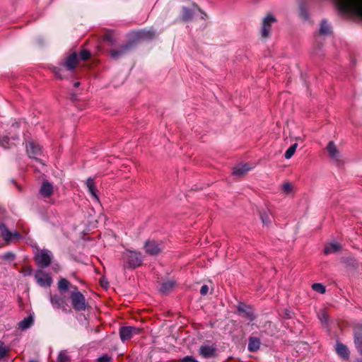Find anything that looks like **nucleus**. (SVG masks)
Here are the masks:
<instances>
[{
    "instance_id": "c756f323",
    "label": "nucleus",
    "mask_w": 362,
    "mask_h": 362,
    "mask_svg": "<svg viewBox=\"0 0 362 362\" xmlns=\"http://www.w3.org/2000/svg\"><path fill=\"white\" fill-rule=\"evenodd\" d=\"M297 146H298V144L295 143L293 144V145H291L286 151L285 154H284V157L286 158V159H290L293 156V154L295 153L296 151V148H297Z\"/></svg>"
},
{
    "instance_id": "c03bdc74",
    "label": "nucleus",
    "mask_w": 362,
    "mask_h": 362,
    "mask_svg": "<svg viewBox=\"0 0 362 362\" xmlns=\"http://www.w3.org/2000/svg\"><path fill=\"white\" fill-rule=\"evenodd\" d=\"M21 238V235L18 231L11 232V239L12 238H17L19 239Z\"/></svg>"
},
{
    "instance_id": "f3484780",
    "label": "nucleus",
    "mask_w": 362,
    "mask_h": 362,
    "mask_svg": "<svg viewBox=\"0 0 362 362\" xmlns=\"http://www.w3.org/2000/svg\"><path fill=\"white\" fill-rule=\"evenodd\" d=\"M327 150L329 156L334 160L338 161L340 158V153L334 141H329Z\"/></svg>"
},
{
    "instance_id": "c9c22d12",
    "label": "nucleus",
    "mask_w": 362,
    "mask_h": 362,
    "mask_svg": "<svg viewBox=\"0 0 362 362\" xmlns=\"http://www.w3.org/2000/svg\"><path fill=\"white\" fill-rule=\"evenodd\" d=\"M300 16L304 20L308 19V12L303 6H300Z\"/></svg>"
},
{
    "instance_id": "72a5a7b5",
    "label": "nucleus",
    "mask_w": 362,
    "mask_h": 362,
    "mask_svg": "<svg viewBox=\"0 0 362 362\" xmlns=\"http://www.w3.org/2000/svg\"><path fill=\"white\" fill-rule=\"evenodd\" d=\"M8 351V348L6 347L4 343L0 340V360H1L6 356Z\"/></svg>"
},
{
    "instance_id": "a878e982",
    "label": "nucleus",
    "mask_w": 362,
    "mask_h": 362,
    "mask_svg": "<svg viewBox=\"0 0 362 362\" xmlns=\"http://www.w3.org/2000/svg\"><path fill=\"white\" fill-rule=\"evenodd\" d=\"M193 16V12L191 9L187 7H182L181 13V20L182 21H188L192 19Z\"/></svg>"
},
{
    "instance_id": "aec40b11",
    "label": "nucleus",
    "mask_w": 362,
    "mask_h": 362,
    "mask_svg": "<svg viewBox=\"0 0 362 362\" xmlns=\"http://www.w3.org/2000/svg\"><path fill=\"white\" fill-rule=\"evenodd\" d=\"M0 235L6 243H9L11 240V232L2 223H0Z\"/></svg>"
},
{
    "instance_id": "20e7f679",
    "label": "nucleus",
    "mask_w": 362,
    "mask_h": 362,
    "mask_svg": "<svg viewBox=\"0 0 362 362\" xmlns=\"http://www.w3.org/2000/svg\"><path fill=\"white\" fill-rule=\"evenodd\" d=\"M341 10L356 13L362 17V0H337Z\"/></svg>"
},
{
    "instance_id": "9b49d317",
    "label": "nucleus",
    "mask_w": 362,
    "mask_h": 362,
    "mask_svg": "<svg viewBox=\"0 0 362 362\" xmlns=\"http://www.w3.org/2000/svg\"><path fill=\"white\" fill-rule=\"evenodd\" d=\"M217 349L214 344H202L199 350L201 356L205 358H214L216 356Z\"/></svg>"
},
{
    "instance_id": "6e6552de",
    "label": "nucleus",
    "mask_w": 362,
    "mask_h": 362,
    "mask_svg": "<svg viewBox=\"0 0 362 362\" xmlns=\"http://www.w3.org/2000/svg\"><path fill=\"white\" fill-rule=\"evenodd\" d=\"M276 21L275 17L271 14L267 15L262 22V26L261 30L262 37L267 38L269 37L272 25Z\"/></svg>"
},
{
    "instance_id": "ea45409f",
    "label": "nucleus",
    "mask_w": 362,
    "mask_h": 362,
    "mask_svg": "<svg viewBox=\"0 0 362 362\" xmlns=\"http://www.w3.org/2000/svg\"><path fill=\"white\" fill-rule=\"evenodd\" d=\"M111 357L107 355H103L97 359V362H110Z\"/></svg>"
},
{
    "instance_id": "423d86ee",
    "label": "nucleus",
    "mask_w": 362,
    "mask_h": 362,
    "mask_svg": "<svg viewBox=\"0 0 362 362\" xmlns=\"http://www.w3.org/2000/svg\"><path fill=\"white\" fill-rule=\"evenodd\" d=\"M145 252L149 255H157L163 249L161 242H157L154 240H148L144 244Z\"/></svg>"
},
{
    "instance_id": "f257e3e1",
    "label": "nucleus",
    "mask_w": 362,
    "mask_h": 362,
    "mask_svg": "<svg viewBox=\"0 0 362 362\" xmlns=\"http://www.w3.org/2000/svg\"><path fill=\"white\" fill-rule=\"evenodd\" d=\"M78 63V55L76 52H73L60 64V67L53 66L52 70L59 78L62 79L67 76L66 72H72Z\"/></svg>"
},
{
    "instance_id": "dca6fc26",
    "label": "nucleus",
    "mask_w": 362,
    "mask_h": 362,
    "mask_svg": "<svg viewBox=\"0 0 362 362\" xmlns=\"http://www.w3.org/2000/svg\"><path fill=\"white\" fill-rule=\"evenodd\" d=\"M251 169L252 167L247 163L239 164L234 167L233 174L235 176L241 177L245 175Z\"/></svg>"
},
{
    "instance_id": "bb28decb",
    "label": "nucleus",
    "mask_w": 362,
    "mask_h": 362,
    "mask_svg": "<svg viewBox=\"0 0 362 362\" xmlns=\"http://www.w3.org/2000/svg\"><path fill=\"white\" fill-rule=\"evenodd\" d=\"M175 286V282L173 281H168L166 282H163L160 286V291L166 293L169 292Z\"/></svg>"
},
{
    "instance_id": "7c9ffc66",
    "label": "nucleus",
    "mask_w": 362,
    "mask_h": 362,
    "mask_svg": "<svg viewBox=\"0 0 362 362\" xmlns=\"http://www.w3.org/2000/svg\"><path fill=\"white\" fill-rule=\"evenodd\" d=\"M330 33V27L326 21H322L321 23L320 33L321 35H327Z\"/></svg>"
},
{
    "instance_id": "f03ea898",
    "label": "nucleus",
    "mask_w": 362,
    "mask_h": 362,
    "mask_svg": "<svg viewBox=\"0 0 362 362\" xmlns=\"http://www.w3.org/2000/svg\"><path fill=\"white\" fill-rule=\"evenodd\" d=\"M122 261L125 269H135L142 264L143 256L139 252L126 250L122 252Z\"/></svg>"
},
{
    "instance_id": "473e14b6",
    "label": "nucleus",
    "mask_w": 362,
    "mask_h": 362,
    "mask_svg": "<svg viewBox=\"0 0 362 362\" xmlns=\"http://www.w3.org/2000/svg\"><path fill=\"white\" fill-rule=\"evenodd\" d=\"M312 288L320 293H325L326 291L325 286L320 283H315L312 285Z\"/></svg>"
},
{
    "instance_id": "0eeeda50",
    "label": "nucleus",
    "mask_w": 362,
    "mask_h": 362,
    "mask_svg": "<svg viewBox=\"0 0 362 362\" xmlns=\"http://www.w3.org/2000/svg\"><path fill=\"white\" fill-rule=\"evenodd\" d=\"M35 278L37 283L42 287H49L52 284V279L50 275L42 269L35 272Z\"/></svg>"
},
{
    "instance_id": "2eb2a0df",
    "label": "nucleus",
    "mask_w": 362,
    "mask_h": 362,
    "mask_svg": "<svg viewBox=\"0 0 362 362\" xmlns=\"http://www.w3.org/2000/svg\"><path fill=\"white\" fill-rule=\"evenodd\" d=\"M50 301L52 305V306L56 309L62 308L64 310V311H66V307H65V299L64 297L58 296H50Z\"/></svg>"
},
{
    "instance_id": "1a4fd4ad",
    "label": "nucleus",
    "mask_w": 362,
    "mask_h": 362,
    "mask_svg": "<svg viewBox=\"0 0 362 362\" xmlns=\"http://www.w3.org/2000/svg\"><path fill=\"white\" fill-rule=\"evenodd\" d=\"M141 329L135 327H122L119 329V336L122 341L130 339L134 335L141 333Z\"/></svg>"
},
{
    "instance_id": "4be33fe9",
    "label": "nucleus",
    "mask_w": 362,
    "mask_h": 362,
    "mask_svg": "<svg viewBox=\"0 0 362 362\" xmlns=\"http://www.w3.org/2000/svg\"><path fill=\"white\" fill-rule=\"evenodd\" d=\"M336 351L341 358L344 359H347L349 356V351L348 348L342 344H337Z\"/></svg>"
},
{
    "instance_id": "09e8293b",
    "label": "nucleus",
    "mask_w": 362,
    "mask_h": 362,
    "mask_svg": "<svg viewBox=\"0 0 362 362\" xmlns=\"http://www.w3.org/2000/svg\"><path fill=\"white\" fill-rule=\"evenodd\" d=\"M101 284L104 286V284H107V282H103V281H101Z\"/></svg>"
},
{
    "instance_id": "f8f14e48",
    "label": "nucleus",
    "mask_w": 362,
    "mask_h": 362,
    "mask_svg": "<svg viewBox=\"0 0 362 362\" xmlns=\"http://www.w3.org/2000/svg\"><path fill=\"white\" fill-rule=\"evenodd\" d=\"M354 344L356 349L362 355V325L356 324L354 328Z\"/></svg>"
},
{
    "instance_id": "5701e85b",
    "label": "nucleus",
    "mask_w": 362,
    "mask_h": 362,
    "mask_svg": "<svg viewBox=\"0 0 362 362\" xmlns=\"http://www.w3.org/2000/svg\"><path fill=\"white\" fill-rule=\"evenodd\" d=\"M86 186L88 189V191L90 192V193L91 194V195L93 196V197L94 199H95V200L98 201V197L96 194V187L95 186V184H94V180L92 177H88L86 180Z\"/></svg>"
},
{
    "instance_id": "b1692460",
    "label": "nucleus",
    "mask_w": 362,
    "mask_h": 362,
    "mask_svg": "<svg viewBox=\"0 0 362 362\" xmlns=\"http://www.w3.org/2000/svg\"><path fill=\"white\" fill-rule=\"evenodd\" d=\"M33 322L34 320L33 317L28 316L19 322L18 327L21 330H25L31 327V325L33 324Z\"/></svg>"
},
{
    "instance_id": "4468645a",
    "label": "nucleus",
    "mask_w": 362,
    "mask_h": 362,
    "mask_svg": "<svg viewBox=\"0 0 362 362\" xmlns=\"http://www.w3.org/2000/svg\"><path fill=\"white\" fill-rule=\"evenodd\" d=\"M238 310L241 313V316L246 320L253 321L255 319V315L251 308L245 305L241 304L238 307Z\"/></svg>"
},
{
    "instance_id": "ddd939ff",
    "label": "nucleus",
    "mask_w": 362,
    "mask_h": 362,
    "mask_svg": "<svg viewBox=\"0 0 362 362\" xmlns=\"http://www.w3.org/2000/svg\"><path fill=\"white\" fill-rule=\"evenodd\" d=\"M53 192V185L47 180L43 181L39 190L40 196L44 199H47L52 197Z\"/></svg>"
},
{
    "instance_id": "58836bf2",
    "label": "nucleus",
    "mask_w": 362,
    "mask_h": 362,
    "mask_svg": "<svg viewBox=\"0 0 362 362\" xmlns=\"http://www.w3.org/2000/svg\"><path fill=\"white\" fill-rule=\"evenodd\" d=\"M3 259L8 261H12L15 259V255L11 252H8L3 255Z\"/></svg>"
},
{
    "instance_id": "3c124183",
    "label": "nucleus",
    "mask_w": 362,
    "mask_h": 362,
    "mask_svg": "<svg viewBox=\"0 0 362 362\" xmlns=\"http://www.w3.org/2000/svg\"><path fill=\"white\" fill-rule=\"evenodd\" d=\"M29 362H37V361H29Z\"/></svg>"
},
{
    "instance_id": "393cba45",
    "label": "nucleus",
    "mask_w": 362,
    "mask_h": 362,
    "mask_svg": "<svg viewBox=\"0 0 362 362\" xmlns=\"http://www.w3.org/2000/svg\"><path fill=\"white\" fill-rule=\"evenodd\" d=\"M138 38L141 40H151L153 38L156 33L153 30H141L138 33Z\"/></svg>"
},
{
    "instance_id": "cd10ccee",
    "label": "nucleus",
    "mask_w": 362,
    "mask_h": 362,
    "mask_svg": "<svg viewBox=\"0 0 362 362\" xmlns=\"http://www.w3.org/2000/svg\"><path fill=\"white\" fill-rule=\"evenodd\" d=\"M70 286V283L66 279L62 278L58 282V288L60 291H66Z\"/></svg>"
},
{
    "instance_id": "4c0bfd02",
    "label": "nucleus",
    "mask_w": 362,
    "mask_h": 362,
    "mask_svg": "<svg viewBox=\"0 0 362 362\" xmlns=\"http://www.w3.org/2000/svg\"><path fill=\"white\" fill-rule=\"evenodd\" d=\"M8 141H9V138L8 136H5V137L2 138L0 141L1 146L2 147H4V148H10L11 146L8 144Z\"/></svg>"
},
{
    "instance_id": "6ab92c4d",
    "label": "nucleus",
    "mask_w": 362,
    "mask_h": 362,
    "mask_svg": "<svg viewBox=\"0 0 362 362\" xmlns=\"http://www.w3.org/2000/svg\"><path fill=\"white\" fill-rule=\"evenodd\" d=\"M260 339L255 337H250L248 341L247 349L250 352H255L260 348Z\"/></svg>"
},
{
    "instance_id": "39448f33",
    "label": "nucleus",
    "mask_w": 362,
    "mask_h": 362,
    "mask_svg": "<svg viewBox=\"0 0 362 362\" xmlns=\"http://www.w3.org/2000/svg\"><path fill=\"white\" fill-rule=\"evenodd\" d=\"M71 300L74 309L78 311L85 310L86 308V298L84 296L78 291L75 286L71 293Z\"/></svg>"
},
{
    "instance_id": "c85d7f7f",
    "label": "nucleus",
    "mask_w": 362,
    "mask_h": 362,
    "mask_svg": "<svg viewBox=\"0 0 362 362\" xmlns=\"http://www.w3.org/2000/svg\"><path fill=\"white\" fill-rule=\"evenodd\" d=\"M318 319L322 324L326 325L328 322V314L325 309H321L317 313Z\"/></svg>"
},
{
    "instance_id": "a18cd8bd",
    "label": "nucleus",
    "mask_w": 362,
    "mask_h": 362,
    "mask_svg": "<svg viewBox=\"0 0 362 362\" xmlns=\"http://www.w3.org/2000/svg\"><path fill=\"white\" fill-rule=\"evenodd\" d=\"M284 316L286 317H287V318H291V313L290 311H288V310H286Z\"/></svg>"
},
{
    "instance_id": "37998d69",
    "label": "nucleus",
    "mask_w": 362,
    "mask_h": 362,
    "mask_svg": "<svg viewBox=\"0 0 362 362\" xmlns=\"http://www.w3.org/2000/svg\"><path fill=\"white\" fill-rule=\"evenodd\" d=\"M261 218L264 224H267L268 223H269V217L267 214L261 215Z\"/></svg>"
},
{
    "instance_id": "9d476101",
    "label": "nucleus",
    "mask_w": 362,
    "mask_h": 362,
    "mask_svg": "<svg viewBox=\"0 0 362 362\" xmlns=\"http://www.w3.org/2000/svg\"><path fill=\"white\" fill-rule=\"evenodd\" d=\"M27 153L30 158H35L40 162L39 157L42 155V148L40 146L34 141H29L26 146Z\"/></svg>"
},
{
    "instance_id": "79ce46f5",
    "label": "nucleus",
    "mask_w": 362,
    "mask_h": 362,
    "mask_svg": "<svg viewBox=\"0 0 362 362\" xmlns=\"http://www.w3.org/2000/svg\"><path fill=\"white\" fill-rule=\"evenodd\" d=\"M182 362H198L196 359H194L192 356H185L182 360Z\"/></svg>"
},
{
    "instance_id": "e433bc0d",
    "label": "nucleus",
    "mask_w": 362,
    "mask_h": 362,
    "mask_svg": "<svg viewBox=\"0 0 362 362\" xmlns=\"http://www.w3.org/2000/svg\"><path fill=\"white\" fill-rule=\"evenodd\" d=\"M90 52L88 50L83 49L82 50L78 56V59L80 58L82 60H86L90 57Z\"/></svg>"
},
{
    "instance_id": "2f4dec72",
    "label": "nucleus",
    "mask_w": 362,
    "mask_h": 362,
    "mask_svg": "<svg viewBox=\"0 0 362 362\" xmlns=\"http://www.w3.org/2000/svg\"><path fill=\"white\" fill-rule=\"evenodd\" d=\"M282 192L286 194H290L293 192V185L291 182H284L281 187Z\"/></svg>"
},
{
    "instance_id": "7ed1b4c3",
    "label": "nucleus",
    "mask_w": 362,
    "mask_h": 362,
    "mask_svg": "<svg viewBox=\"0 0 362 362\" xmlns=\"http://www.w3.org/2000/svg\"><path fill=\"white\" fill-rule=\"evenodd\" d=\"M53 259L52 252L47 249H37L35 252V260L41 268H45L50 265Z\"/></svg>"
},
{
    "instance_id": "f704fd0d",
    "label": "nucleus",
    "mask_w": 362,
    "mask_h": 362,
    "mask_svg": "<svg viewBox=\"0 0 362 362\" xmlns=\"http://www.w3.org/2000/svg\"><path fill=\"white\" fill-rule=\"evenodd\" d=\"M69 360V358L66 351H62L59 354L57 362H67Z\"/></svg>"
},
{
    "instance_id": "412c9836",
    "label": "nucleus",
    "mask_w": 362,
    "mask_h": 362,
    "mask_svg": "<svg viewBox=\"0 0 362 362\" xmlns=\"http://www.w3.org/2000/svg\"><path fill=\"white\" fill-rule=\"evenodd\" d=\"M341 248L340 244L337 243H331L329 245H326L324 249V252L326 255L336 253L339 252Z\"/></svg>"
},
{
    "instance_id": "49530a36",
    "label": "nucleus",
    "mask_w": 362,
    "mask_h": 362,
    "mask_svg": "<svg viewBox=\"0 0 362 362\" xmlns=\"http://www.w3.org/2000/svg\"><path fill=\"white\" fill-rule=\"evenodd\" d=\"M79 84H80V83H79V82H76V83H74V86H75V87H78V86H79Z\"/></svg>"
},
{
    "instance_id": "a19ab883",
    "label": "nucleus",
    "mask_w": 362,
    "mask_h": 362,
    "mask_svg": "<svg viewBox=\"0 0 362 362\" xmlns=\"http://www.w3.org/2000/svg\"><path fill=\"white\" fill-rule=\"evenodd\" d=\"M209 291V287L208 286L206 285H203L202 287H201V289H200V293L202 295V296H205L206 294H207Z\"/></svg>"
},
{
    "instance_id": "a211bd4d",
    "label": "nucleus",
    "mask_w": 362,
    "mask_h": 362,
    "mask_svg": "<svg viewBox=\"0 0 362 362\" xmlns=\"http://www.w3.org/2000/svg\"><path fill=\"white\" fill-rule=\"evenodd\" d=\"M131 45L127 44L122 45L117 49H112L110 51V55L113 59H118L124 55L130 49Z\"/></svg>"
},
{
    "instance_id": "de8ad7c7",
    "label": "nucleus",
    "mask_w": 362,
    "mask_h": 362,
    "mask_svg": "<svg viewBox=\"0 0 362 362\" xmlns=\"http://www.w3.org/2000/svg\"><path fill=\"white\" fill-rule=\"evenodd\" d=\"M101 284L104 286V284H107V282H103V281H101Z\"/></svg>"
},
{
    "instance_id": "8fccbe9b",
    "label": "nucleus",
    "mask_w": 362,
    "mask_h": 362,
    "mask_svg": "<svg viewBox=\"0 0 362 362\" xmlns=\"http://www.w3.org/2000/svg\"><path fill=\"white\" fill-rule=\"evenodd\" d=\"M101 284L104 286V284H107V282H103V281H101Z\"/></svg>"
}]
</instances>
